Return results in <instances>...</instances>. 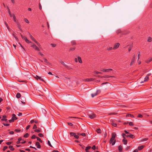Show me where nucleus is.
Returning <instances> with one entry per match:
<instances>
[{
	"label": "nucleus",
	"mask_w": 152,
	"mask_h": 152,
	"mask_svg": "<svg viewBox=\"0 0 152 152\" xmlns=\"http://www.w3.org/2000/svg\"><path fill=\"white\" fill-rule=\"evenodd\" d=\"M34 77L37 80H40L42 82H45V80L42 79L41 77L37 75H35L34 76Z\"/></svg>",
	"instance_id": "nucleus-1"
},
{
	"label": "nucleus",
	"mask_w": 152,
	"mask_h": 152,
	"mask_svg": "<svg viewBox=\"0 0 152 152\" xmlns=\"http://www.w3.org/2000/svg\"><path fill=\"white\" fill-rule=\"evenodd\" d=\"M109 142L110 144L112 143V145H115L116 142V140L111 137L110 139Z\"/></svg>",
	"instance_id": "nucleus-2"
},
{
	"label": "nucleus",
	"mask_w": 152,
	"mask_h": 152,
	"mask_svg": "<svg viewBox=\"0 0 152 152\" xmlns=\"http://www.w3.org/2000/svg\"><path fill=\"white\" fill-rule=\"evenodd\" d=\"M136 56L135 55H134L133 56V57L132 60L130 64V66H132L133 65V63H134V62L135 61V59L136 58Z\"/></svg>",
	"instance_id": "nucleus-3"
},
{
	"label": "nucleus",
	"mask_w": 152,
	"mask_h": 152,
	"mask_svg": "<svg viewBox=\"0 0 152 152\" xmlns=\"http://www.w3.org/2000/svg\"><path fill=\"white\" fill-rule=\"evenodd\" d=\"M31 46L33 47V48H34L35 50L39 51H40V49L36 45L34 44H32Z\"/></svg>",
	"instance_id": "nucleus-4"
},
{
	"label": "nucleus",
	"mask_w": 152,
	"mask_h": 152,
	"mask_svg": "<svg viewBox=\"0 0 152 152\" xmlns=\"http://www.w3.org/2000/svg\"><path fill=\"white\" fill-rule=\"evenodd\" d=\"M100 90H97L95 93L91 94V96L92 97H94V96L97 95L99 93H100Z\"/></svg>",
	"instance_id": "nucleus-5"
},
{
	"label": "nucleus",
	"mask_w": 152,
	"mask_h": 152,
	"mask_svg": "<svg viewBox=\"0 0 152 152\" xmlns=\"http://www.w3.org/2000/svg\"><path fill=\"white\" fill-rule=\"evenodd\" d=\"M120 44L119 43H117L115 44L113 47V50H115L119 48Z\"/></svg>",
	"instance_id": "nucleus-6"
},
{
	"label": "nucleus",
	"mask_w": 152,
	"mask_h": 152,
	"mask_svg": "<svg viewBox=\"0 0 152 152\" xmlns=\"http://www.w3.org/2000/svg\"><path fill=\"white\" fill-rule=\"evenodd\" d=\"M95 79V78H87L86 79H84L83 80V81L85 82H86V81H93Z\"/></svg>",
	"instance_id": "nucleus-7"
},
{
	"label": "nucleus",
	"mask_w": 152,
	"mask_h": 152,
	"mask_svg": "<svg viewBox=\"0 0 152 152\" xmlns=\"http://www.w3.org/2000/svg\"><path fill=\"white\" fill-rule=\"evenodd\" d=\"M88 116L91 119L94 118L96 117V115L94 113H92L91 114H89Z\"/></svg>",
	"instance_id": "nucleus-8"
},
{
	"label": "nucleus",
	"mask_w": 152,
	"mask_h": 152,
	"mask_svg": "<svg viewBox=\"0 0 152 152\" xmlns=\"http://www.w3.org/2000/svg\"><path fill=\"white\" fill-rule=\"evenodd\" d=\"M61 63L63 64L64 66L66 67V68H67L68 69H69V67L68 66L66 65L65 63H64V62L62 61H60Z\"/></svg>",
	"instance_id": "nucleus-9"
},
{
	"label": "nucleus",
	"mask_w": 152,
	"mask_h": 152,
	"mask_svg": "<svg viewBox=\"0 0 152 152\" xmlns=\"http://www.w3.org/2000/svg\"><path fill=\"white\" fill-rule=\"evenodd\" d=\"M12 119L14 121H15L18 119V118L16 117V115L15 114H13L12 115Z\"/></svg>",
	"instance_id": "nucleus-10"
},
{
	"label": "nucleus",
	"mask_w": 152,
	"mask_h": 152,
	"mask_svg": "<svg viewBox=\"0 0 152 152\" xmlns=\"http://www.w3.org/2000/svg\"><path fill=\"white\" fill-rule=\"evenodd\" d=\"M115 76H109L108 75H104L103 76H102L101 77V78H108L109 77H115Z\"/></svg>",
	"instance_id": "nucleus-11"
},
{
	"label": "nucleus",
	"mask_w": 152,
	"mask_h": 152,
	"mask_svg": "<svg viewBox=\"0 0 152 152\" xmlns=\"http://www.w3.org/2000/svg\"><path fill=\"white\" fill-rule=\"evenodd\" d=\"M149 79V77H148V76H146L144 78V81H142L141 82V83H143L144 82H147V81Z\"/></svg>",
	"instance_id": "nucleus-12"
},
{
	"label": "nucleus",
	"mask_w": 152,
	"mask_h": 152,
	"mask_svg": "<svg viewBox=\"0 0 152 152\" xmlns=\"http://www.w3.org/2000/svg\"><path fill=\"white\" fill-rule=\"evenodd\" d=\"M35 145L37 146V148H41V145H40L39 142H36Z\"/></svg>",
	"instance_id": "nucleus-13"
},
{
	"label": "nucleus",
	"mask_w": 152,
	"mask_h": 152,
	"mask_svg": "<svg viewBox=\"0 0 152 152\" xmlns=\"http://www.w3.org/2000/svg\"><path fill=\"white\" fill-rule=\"evenodd\" d=\"M13 20H14V22L15 23H18L17 21V20H16V17L15 16V15L14 14H13Z\"/></svg>",
	"instance_id": "nucleus-14"
},
{
	"label": "nucleus",
	"mask_w": 152,
	"mask_h": 152,
	"mask_svg": "<svg viewBox=\"0 0 152 152\" xmlns=\"http://www.w3.org/2000/svg\"><path fill=\"white\" fill-rule=\"evenodd\" d=\"M116 134L115 132L113 133L112 134V136L111 137H112L113 138H114V139H115L116 137Z\"/></svg>",
	"instance_id": "nucleus-15"
},
{
	"label": "nucleus",
	"mask_w": 152,
	"mask_h": 152,
	"mask_svg": "<svg viewBox=\"0 0 152 152\" xmlns=\"http://www.w3.org/2000/svg\"><path fill=\"white\" fill-rule=\"evenodd\" d=\"M127 140L125 139V138H124L123 140V142L125 145H126L127 143Z\"/></svg>",
	"instance_id": "nucleus-16"
},
{
	"label": "nucleus",
	"mask_w": 152,
	"mask_h": 152,
	"mask_svg": "<svg viewBox=\"0 0 152 152\" xmlns=\"http://www.w3.org/2000/svg\"><path fill=\"white\" fill-rule=\"evenodd\" d=\"M152 61V58H150L149 59H148L145 61L146 63L148 64L149 62Z\"/></svg>",
	"instance_id": "nucleus-17"
},
{
	"label": "nucleus",
	"mask_w": 152,
	"mask_h": 152,
	"mask_svg": "<svg viewBox=\"0 0 152 152\" xmlns=\"http://www.w3.org/2000/svg\"><path fill=\"white\" fill-rule=\"evenodd\" d=\"M21 96V95L19 93H17L16 95V97L18 99H19L20 97Z\"/></svg>",
	"instance_id": "nucleus-18"
},
{
	"label": "nucleus",
	"mask_w": 152,
	"mask_h": 152,
	"mask_svg": "<svg viewBox=\"0 0 152 152\" xmlns=\"http://www.w3.org/2000/svg\"><path fill=\"white\" fill-rule=\"evenodd\" d=\"M144 147V145H141L140 146H139L138 148V150H141Z\"/></svg>",
	"instance_id": "nucleus-19"
},
{
	"label": "nucleus",
	"mask_w": 152,
	"mask_h": 152,
	"mask_svg": "<svg viewBox=\"0 0 152 152\" xmlns=\"http://www.w3.org/2000/svg\"><path fill=\"white\" fill-rule=\"evenodd\" d=\"M78 60L79 62L80 63H82V61L81 60V58L80 57L78 56Z\"/></svg>",
	"instance_id": "nucleus-20"
},
{
	"label": "nucleus",
	"mask_w": 152,
	"mask_h": 152,
	"mask_svg": "<svg viewBox=\"0 0 152 152\" xmlns=\"http://www.w3.org/2000/svg\"><path fill=\"white\" fill-rule=\"evenodd\" d=\"M17 24L18 27V28L21 31H22V29H21V25L19 23H17Z\"/></svg>",
	"instance_id": "nucleus-21"
},
{
	"label": "nucleus",
	"mask_w": 152,
	"mask_h": 152,
	"mask_svg": "<svg viewBox=\"0 0 152 152\" xmlns=\"http://www.w3.org/2000/svg\"><path fill=\"white\" fill-rule=\"evenodd\" d=\"M91 148V146H88L86 147L85 150L86 152H89L88 150L90 149Z\"/></svg>",
	"instance_id": "nucleus-22"
},
{
	"label": "nucleus",
	"mask_w": 152,
	"mask_h": 152,
	"mask_svg": "<svg viewBox=\"0 0 152 152\" xmlns=\"http://www.w3.org/2000/svg\"><path fill=\"white\" fill-rule=\"evenodd\" d=\"M129 117L134 118V116L133 115L131 114H128L126 115V117Z\"/></svg>",
	"instance_id": "nucleus-23"
},
{
	"label": "nucleus",
	"mask_w": 152,
	"mask_h": 152,
	"mask_svg": "<svg viewBox=\"0 0 152 152\" xmlns=\"http://www.w3.org/2000/svg\"><path fill=\"white\" fill-rule=\"evenodd\" d=\"M96 131L98 134H100L101 133V131L100 129H97Z\"/></svg>",
	"instance_id": "nucleus-24"
},
{
	"label": "nucleus",
	"mask_w": 152,
	"mask_h": 152,
	"mask_svg": "<svg viewBox=\"0 0 152 152\" xmlns=\"http://www.w3.org/2000/svg\"><path fill=\"white\" fill-rule=\"evenodd\" d=\"M30 35V37L31 38V39L34 41L36 40L35 39L32 37V36L31 35V34H29Z\"/></svg>",
	"instance_id": "nucleus-25"
},
{
	"label": "nucleus",
	"mask_w": 152,
	"mask_h": 152,
	"mask_svg": "<svg viewBox=\"0 0 152 152\" xmlns=\"http://www.w3.org/2000/svg\"><path fill=\"white\" fill-rule=\"evenodd\" d=\"M152 41V38L151 37H149L148 38L147 41L148 42H151Z\"/></svg>",
	"instance_id": "nucleus-26"
},
{
	"label": "nucleus",
	"mask_w": 152,
	"mask_h": 152,
	"mask_svg": "<svg viewBox=\"0 0 152 152\" xmlns=\"http://www.w3.org/2000/svg\"><path fill=\"white\" fill-rule=\"evenodd\" d=\"M36 138L37 139V140L39 141L40 142H42L43 141L39 137H36Z\"/></svg>",
	"instance_id": "nucleus-27"
},
{
	"label": "nucleus",
	"mask_w": 152,
	"mask_h": 152,
	"mask_svg": "<svg viewBox=\"0 0 152 152\" xmlns=\"http://www.w3.org/2000/svg\"><path fill=\"white\" fill-rule=\"evenodd\" d=\"M122 149H123L122 146L121 145H120L119 146L118 149V150L120 151H122Z\"/></svg>",
	"instance_id": "nucleus-28"
},
{
	"label": "nucleus",
	"mask_w": 152,
	"mask_h": 152,
	"mask_svg": "<svg viewBox=\"0 0 152 152\" xmlns=\"http://www.w3.org/2000/svg\"><path fill=\"white\" fill-rule=\"evenodd\" d=\"M34 132H36L39 133L41 132V130L40 129H36L34 130Z\"/></svg>",
	"instance_id": "nucleus-29"
},
{
	"label": "nucleus",
	"mask_w": 152,
	"mask_h": 152,
	"mask_svg": "<svg viewBox=\"0 0 152 152\" xmlns=\"http://www.w3.org/2000/svg\"><path fill=\"white\" fill-rule=\"evenodd\" d=\"M113 70V69H106L105 70V72H110Z\"/></svg>",
	"instance_id": "nucleus-30"
},
{
	"label": "nucleus",
	"mask_w": 152,
	"mask_h": 152,
	"mask_svg": "<svg viewBox=\"0 0 152 152\" xmlns=\"http://www.w3.org/2000/svg\"><path fill=\"white\" fill-rule=\"evenodd\" d=\"M44 60V61L45 62L48 63V64H49L50 65H51V66H52L51 64L50 63V62H48L47 59L45 58Z\"/></svg>",
	"instance_id": "nucleus-31"
},
{
	"label": "nucleus",
	"mask_w": 152,
	"mask_h": 152,
	"mask_svg": "<svg viewBox=\"0 0 152 152\" xmlns=\"http://www.w3.org/2000/svg\"><path fill=\"white\" fill-rule=\"evenodd\" d=\"M9 148L10 149L11 151H14V148L13 147V146L11 145H10L9 146Z\"/></svg>",
	"instance_id": "nucleus-32"
},
{
	"label": "nucleus",
	"mask_w": 152,
	"mask_h": 152,
	"mask_svg": "<svg viewBox=\"0 0 152 152\" xmlns=\"http://www.w3.org/2000/svg\"><path fill=\"white\" fill-rule=\"evenodd\" d=\"M20 35L22 37V39H23L25 40L26 39H27V38L26 37L24 36L22 34H20Z\"/></svg>",
	"instance_id": "nucleus-33"
},
{
	"label": "nucleus",
	"mask_w": 152,
	"mask_h": 152,
	"mask_svg": "<svg viewBox=\"0 0 152 152\" xmlns=\"http://www.w3.org/2000/svg\"><path fill=\"white\" fill-rule=\"evenodd\" d=\"M75 49V47H73V48H71L69 50V51L70 52L72 51H73Z\"/></svg>",
	"instance_id": "nucleus-34"
},
{
	"label": "nucleus",
	"mask_w": 152,
	"mask_h": 152,
	"mask_svg": "<svg viewBox=\"0 0 152 152\" xmlns=\"http://www.w3.org/2000/svg\"><path fill=\"white\" fill-rule=\"evenodd\" d=\"M24 20L25 22L27 23H29V21L27 18H24Z\"/></svg>",
	"instance_id": "nucleus-35"
},
{
	"label": "nucleus",
	"mask_w": 152,
	"mask_h": 152,
	"mask_svg": "<svg viewBox=\"0 0 152 152\" xmlns=\"http://www.w3.org/2000/svg\"><path fill=\"white\" fill-rule=\"evenodd\" d=\"M113 49V48L112 47H110L107 48V50L108 51L111 50H112Z\"/></svg>",
	"instance_id": "nucleus-36"
},
{
	"label": "nucleus",
	"mask_w": 152,
	"mask_h": 152,
	"mask_svg": "<svg viewBox=\"0 0 152 152\" xmlns=\"http://www.w3.org/2000/svg\"><path fill=\"white\" fill-rule=\"evenodd\" d=\"M71 44L72 45L76 44V42L75 41H72L71 42Z\"/></svg>",
	"instance_id": "nucleus-37"
},
{
	"label": "nucleus",
	"mask_w": 152,
	"mask_h": 152,
	"mask_svg": "<svg viewBox=\"0 0 152 152\" xmlns=\"http://www.w3.org/2000/svg\"><path fill=\"white\" fill-rule=\"evenodd\" d=\"M29 136V134L28 133H26L25 135H24V137L26 138L28 137Z\"/></svg>",
	"instance_id": "nucleus-38"
},
{
	"label": "nucleus",
	"mask_w": 152,
	"mask_h": 152,
	"mask_svg": "<svg viewBox=\"0 0 152 152\" xmlns=\"http://www.w3.org/2000/svg\"><path fill=\"white\" fill-rule=\"evenodd\" d=\"M70 134L72 136H74L76 134L75 133L71 132L70 133Z\"/></svg>",
	"instance_id": "nucleus-39"
},
{
	"label": "nucleus",
	"mask_w": 152,
	"mask_h": 152,
	"mask_svg": "<svg viewBox=\"0 0 152 152\" xmlns=\"http://www.w3.org/2000/svg\"><path fill=\"white\" fill-rule=\"evenodd\" d=\"M94 73H95L97 74H102V73L100 72H99L97 71H95L94 72Z\"/></svg>",
	"instance_id": "nucleus-40"
},
{
	"label": "nucleus",
	"mask_w": 152,
	"mask_h": 152,
	"mask_svg": "<svg viewBox=\"0 0 152 152\" xmlns=\"http://www.w3.org/2000/svg\"><path fill=\"white\" fill-rule=\"evenodd\" d=\"M142 117H143L142 115L140 114H138V115L137 116V117L140 118H142Z\"/></svg>",
	"instance_id": "nucleus-41"
},
{
	"label": "nucleus",
	"mask_w": 152,
	"mask_h": 152,
	"mask_svg": "<svg viewBox=\"0 0 152 152\" xmlns=\"http://www.w3.org/2000/svg\"><path fill=\"white\" fill-rule=\"evenodd\" d=\"M129 125L131 126H133L134 125V124L133 122H132L129 123Z\"/></svg>",
	"instance_id": "nucleus-42"
},
{
	"label": "nucleus",
	"mask_w": 152,
	"mask_h": 152,
	"mask_svg": "<svg viewBox=\"0 0 152 152\" xmlns=\"http://www.w3.org/2000/svg\"><path fill=\"white\" fill-rule=\"evenodd\" d=\"M21 99L23 101H26V98L24 96H22L21 98Z\"/></svg>",
	"instance_id": "nucleus-43"
},
{
	"label": "nucleus",
	"mask_w": 152,
	"mask_h": 152,
	"mask_svg": "<svg viewBox=\"0 0 152 152\" xmlns=\"http://www.w3.org/2000/svg\"><path fill=\"white\" fill-rule=\"evenodd\" d=\"M121 32V29H118L116 31V33L117 34H118L119 33Z\"/></svg>",
	"instance_id": "nucleus-44"
},
{
	"label": "nucleus",
	"mask_w": 152,
	"mask_h": 152,
	"mask_svg": "<svg viewBox=\"0 0 152 152\" xmlns=\"http://www.w3.org/2000/svg\"><path fill=\"white\" fill-rule=\"evenodd\" d=\"M5 24L6 25V26L7 27V29L9 30L10 29V28H9V26L7 24V23L6 22H5Z\"/></svg>",
	"instance_id": "nucleus-45"
},
{
	"label": "nucleus",
	"mask_w": 152,
	"mask_h": 152,
	"mask_svg": "<svg viewBox=\"0 0 152 152\" xmlns=\"http://www.w3.org/2000/svg\"><path fill=\"white\" fill-rule=\"evenodd\" d=\"M130 137L131 138H132V139H133V138H134V136L133 134H130Z\"/></svg>",
	"instance_id": "nucleus-46"
},
{
	"label": "nucleus",
	"mask_w": 152,
	"mask_h": 152,
	"mask_svg": "<svg viewBox=\"0 0 152 152\" xmlns=\"http://www.w3.org/2000/svg\"><path fill=\"white\" fill-rule=\"evenodd\" d=\"M38 136L41 137H43V134L42 133H39L38 134Z\"/></svg>",
	"instance_id": "nucleus-47"
},
{
	"label": "nucleus",
	"mask_w": 152,
	"mask_h": 152,
	"mask_svg": "<svg viewBox=\"0 0 152 152\" xmlns=\"http://www.w3.org/2000/svg\"><path fill=\"white\" fill-rule=\"evenodd\" d=\"M48 144L51 147H52V145H51L50 143V141H49V140H48Z\"/></svg>",
	"instance_id": "nucleus-48"
},
{
	"label": "nucleus",
	"mask_w": 152,
	"mask_h": 152,
	"mask_svg": "<svg viewBox=\"0 0 152 152\" xmlns=\"http://www.w3.org/2000/svg\"><path fill=\"white\" fill-rule=\"evenodd\" d=\"M148 139V138H145L142 139L141 141H145L147 140Z\"/></svg>",
	"instance_id": "nucleus-49"
},
{
	"label": "nucleus",
	"mask_w": 152,
	"mask_h": 152,
	"mask_svg": "<svg viewBox=\"0 0 152 152\" xmlns=\"http://www.w3.org/2000/svg\"><path fill=\"white\" fill-rule=\"evenodd\" d=\"M1 121H6V122H7V123L8 122L7 121V119L6 118H2L1 119Z\"/></svg>",
	"instance_id": "nucleus-50"
},
{
	"label": "nucleus",
	"mask_w": 152,
	"mask_h": 152,
	"mask_svg": "<svg viewBox=\"0 0 152 152\" xmlns=\"http://www.w3.org/2000/svg\"><path fill=\"white\" fill-rule=\"evenodd\" d=\"M26 42L28 43H31V42L29 41L28 40L26 39L25 40Z\"/></svg>",
	"instance_id": "nucleus-51"
},
{
	"label": "nucleus",
	"mask_w": 152,
	"mask_h": 152,
	"mask_svg": "<svg viewBox=\"0 0 152 152\" xmlns=\"http://www.w3.org/2000/svg\"><path fill=\"white\" fill-rule=\"evenodd\" d=\"M38 54L40 55L42 57H43L44 56V55H43V54L41 52H39L38 53Z\"/></svg>",
	"instance_id": "nucleus-52"
},
{
	"label": "nucleus",
	"mask_w": 152,
	"mask_h": 152,
	"mask_svg": "<svg viewBox=\"0 0 152 152\" xmlns=\"http://www.w3.org/2000/svg\"><path fill=\"white\" fill-rule=\"evenodd\" d=\"M8 148L7 147V146H4V148L3 149V151H5Z\"/></svg>",
	"instance_id": "nucleus-53"
},
{
	"label": "nucleus",
	"mask_w": 152,
	"mask_h": 152,
	"mask_svg": "<svg viewBox=\"0 0 152 152\" xmlns=\"http://www.w3.org/2000/svg\"><path fill=\"white\" fill-rule=\"evenodd\" d=\"M3 125L4 126H8L10 125V124H4V123L3 124Z\"/></svg>",
	"instance_id": "nucleus-54"
},
{
	"label": "nucleus",
	"mask_w": 152,
	"mask_h": 152,
	"mask_svg": "<svg viewBox=\"0 0 152 152\" xmlns=\"http://www.w3.org/2000/svg\"><path fill=\"white\" fill-rule=\"evenodd\" d=\"M36 136L35 135H33L31 137V138L32 139H34L36 138Z\"/></svg>",
	"instance_id": "nucleus-55"
},
{
	"label": "nucleus",
	"mask_w": 152,
	"mask_h": 152,
	"mask_svg": "<svg viewBox=\"0 0 152 152\" xmlns=\"http://www.w3.org/2000/svg\"><path fill=\"white\" fill-rule=\"evenodd\" d=\"M74 137L76 139H78L79 138V136L77 135H76V134L75 135Z\"/></svg>",
	"instance_id": "nucleus-56"
},
{
	"label": "nucleus",
	"mask_w": 152,
	"mask_h": 152,
	"mask_svg": "<svg viewBox=\"0 0 152 152\" xmlns=\"http://www.w3.org/2000/svg\"><path fill=\"white\" fill-rule=\"evenodd\" d=\"M15 131L16 132H20V130L18 129H15Z\"/></svg>",
	"instance_id": "nucleus-57"
},
{
	"label": "nucleus",
	"mask_w": 152,
	"mask_h": 152,
	"mask_svg": "<svg viewBox=\"0 0 152 152\" xmlns=\"http://www.w3.org/2000/svg\"><path fill=\"white\" fill-rule=\"evenodd\" d=\"M9 121L10 123H12V122H13L14 121L12 119L11 120H10Z\"/></svg>",
	"instance_id": "nucleus-58"
},
{
	"label": "nucleus",
	"mask_w": 152,
	"mask_h": 152,
	"mask_svg": "<svg viewBox=\"0 0 152 152\" xmlns=\"http://www.w3.org/2000/svg\"><path fill=\"white\" fill-rule=\"evenodd\" d=\"M80 135H82L83 136H84V137L85 136H86V134L85 133H82L80 134Z\"/></svg>",
	"instance_id": "nucleus-59"
},
{
	"label": "nucleus",
	"mask_w": 152,
	"mask_h": 152,
	"mask_svg": "<svg viewBox=\"0 0 152 152\" xmlns=\"http://www.w3.org/2000/svg\"><path fill=\"white\" fill-rule=\"evenodd\" d=\"M51 45H52V47H55L56 46V45L55 44H51Z\"/></svg>",
	"instance_id": "nucleus-60"
},
{
	"label": "nucleus",
	"mask_w": 152,
	"mask_h": 152,
	"mask_svg": "<svg viewBox=\"0 0 152 152\" xmlns=\"http://www.w3.org/2000/svg\"><path fill=\"white\" fill-rule=\"evenodd\" d=\"M68 124L70 126H72L73 125V124L71 123H68Z\"/></svg>",
	"instance_id": "nucleus-61"
},
{
	"label": "nucleus",
	"mask_w": 152,
	"mask_h": 152,
	"mask_svg": "<svg viewBox=\"0 0 152 152\" xmlns=\"http://www.w3.org/2000/svg\"><path fill=\"white\" fill-rule=\"evenodd\" d=\"M10 17H13V14H12L11 12H10L9 13Z\"/></svg>",
	"instance_id": "nucleus-62"
},
{
	"label": "nucleus",
	"mask_w": 152,
	"mask_h": 152,
	"mask_svg": "<svg viewBox=\"0 0 152 152\" xmlns=\"http://www.w3.org/2000/svg\"><path fill=\"white\" fill-rule=\"evenodd\" d=\"M37 128V126L36 125H34L33 127V129H35Z\"/></svg>",
	"instance_id": "nucleus-63"
},
{
	"label": "nucleus",
	"mask_w": 152,
	"mask_h": 152,
	"mask_svg": "<svg viewBox=\"0 0 152 152\" xmlns=\"http://www.w3.org/2000/svg\"><path fill=\"white\" fill-rule=\"evenodd\" d=\"M138 149H135V150H134V151H133V152H138Z\"/></svg>",
	"instance_id": "nucleus-64"
}]
</instances>
